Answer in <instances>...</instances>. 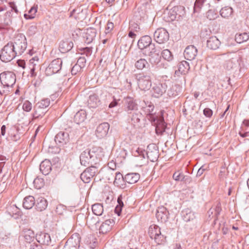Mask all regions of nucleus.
Masks as SVG:
<instances>
[{
    "label": "nucleus",
    "instance_id": "obj_1",
    "mask_svg": "<svg viewBox=\"0 0 249 249\" xmlns=\"http://www.w3.org/2000/svg\"><path fill=\"white\" fill-rule=\"evenodd\" d=\"M96 148L86 149L80 155V160L82 165L92 166L97 164L100 161L96 153Z\"/></svg>",
    "mask_w": 249,
    "mask_h": 249
},
{
    "label": "nucleus",
    "instance_id": "obj_2",
    "mask_svg": "<svg viewBox=\"0 0 249 249\" xmlns=\"http://www.w3.org/2000/svg\"><path fill=\"white\" fill-rule=\"evenodd\" d=\"M137 152L142 158H145L147 157L152 162L156 161L159 157L158 147L154 143L149 144L146 151L138 148Z\"/></svg>",
    "mask_w": 249,
    "mask_h": 249
},
{
    "label": "nucleus",
    "instance_id": "obj_3",
    "mask_svg": "<svg viewBox=\"0 0 249 249\" xmlns=\"http://www.w3.org/2000/svg\"><path fill=\"white\" fill-rule=\"evenodd\" d=\"M137 84L140 89L142 90H147L151 87V73H138L135 74Z\"/></svg>",
    "mask_w": 249,
    "mask_h": 249
},
{
    "label": "nucleus",
    "instance_id": "obj_4",
    "mask_svg": "<svg viewBox=\"0 0 249 249\" xmlns=\"http://www.w3.org/2000/svg\"><path fill=\"white\" fill-rule=\"evenodd\" d=\"M17 56L13 49V42H9L1 49L0 59L4 62H10Z\"/></svg>",
    "mask_w": 249,
    "mask_h": 249
},
{
    "label": "nucleus",
    "instance_id": "obj_5",
    "mask_svg": "<svg viewBox=\"0 0 249 249\" xmlns=\"http://www.w3.org/2000/svg\"><path fill=\"white\" fill-rule=\"evenodd\" d=\"M141 54L140 51L132 53L131 58L135 62V68L139 71L149 69L150 64L146 59L142 58Z\"/></svg>",
    "mask_w": 249,
    "mask_h": 249
},
{
    "label": "nucleus",
    "instance_id": "obj_6",
    "mask_svg": "<svg viewBox=\"0 0 249 249\" xmlns=\"http://www.w3.org/2000/svg\"><path fill=\"white\" fill-rule=\"evenodd\" d=\"M13 49L17 55H21L27 48V41L25 36L18 35L13 43Z\"/></svg>",
    "mask_w": 249,
    "mask_h": 249
},
{
    "label": "nucleus",
    "instance_id": "obj_7",
    "mask_svg": "<svg viewBox=\"0 0 249 249\" xmlns=\"http://www.w3.org/2000/svg\"><path fill=\"white\" fill-rule=\"evenodd\" d=\"M148 234L151 239H154L158 245L164 242L165 237L161 234L160 228L156 225H151L148 230Z\"/></svg>",
    "mask_w": 249,
    "mask_h": 249
},
{
    "label": "nucleus",
    "instance_id": "obj_8",
    "mask_svg": "<svg viewBox=\"0 0 249 249\" xmlns=\"http://www.w3.org/2000/svg\"><path fill=\"white\" fill-rule=\"evenodd\" d=\"M0 80L4 87H12L16 81V75L12 71H4L0 74Z\"/></svg>",
    "mask_w": 249,
    "mask_h": 249
},
{
    "label": "nucleus",
    "instance_id": "obj_9",
    "mask_svg": "<svg viewBox=\"0 0 249 249\" xmlns=\"http://www.w3.org/2000/svg\"><path fill=\"white\" fill-rule=\"evenodd\" d=\"M62 60L60 58H57L53 60L46 68V75L51 76L59 72L62 68Z\"/></svg>",
    "mask_w": 249,
    "mask_h": 249
},
{
    "label": "nucleus",
    "instance_id": "obj_10",
    "mask_svg": "<svg viewBox=\"0 0 249 249\" xmlns=\"http://www.w3.org/2000/svg\"><path fill=\"white\" fill-rule=\"evenodd\" d=\"M151 46L156 47L155 44L152 43V39L149 36H142L138 42V47L141 50H143L142 53L151 50Z\"/></svg>",
    "mask_w": 249,
    "mask_h": 249
},
{
    "label": "nucleus",
    "instance_id": "obj_11",
    "mask_svg": "<svg viewBox=\"0 0 249 249\" xmlns=\"http://www.w3.org/2000/svg\"><path fill=\"white\" fill-rule=\"evenodd\" d=\"M98 172L97 167L95 165L89 166L81 174L80 178L85 183H89Z\"/></svg>",
    "mask_w": 249,
    "mask_h": 249
},
{
    "label": "nucleus",
    "instance_id": "obj_12",
    "mask_svg": "<svg viewBox=\"0 0 249 249\" xmlns=\"http://www.w3.org/2000/svg\"><path fill=\"white\" fill-rule=\"evenodd\" d=\"M124 110L127 114L138 110V104L133 98L128 96L124 99Z\"/></svg>",
    "mask_w": 249,
    "mask_h": 249
},
{
    "label": "nucleus",
    "instance_id": "obj_13",
    "mask_svg": "<svg viewBox=\"0 0 249 249\" xmlns=\"http://www.w3.org/2000/svg\"><path fill=\"white\" fill-rule=\"evenodd\" d=\"M154 38L157 43H164L169 40V33L164 28H159L155 31Z\"/></svg>",
    "mask_w": 249,
    "mask_h": 249
},
{
    "label": "nucleus",
    "instance_id": "obj_14",
    "mask_svg": "<svg viewBox=\"0 0 249 249\" xmlns=\"http://www.w3.org/2000/svg\"><path fill=\"white\" fill-rule=\"evenodd\" d=\"M160 51L157 50L156 47L152 46L151 47V50L146 52L142 53L145 55L148 56L149 61L152 65H158L160 61V57L159 55Z\"/></svg>",
    "mask_w": 249,
    "mask_h": 249
},
{
    "label": "nucleus",
    "instance_id": "obj_15",
    "mask_svg": "<svg viewBox=\"0 0 249 249\" xmlns=\"http://www.w3.org/2000/svg\"><path fill=\"white\" fill-rule=\"evenodd\" d=\"M155 121L151 120L152 124L155 126L156 133L158 135H162L165 131L166 124L162 117H159V115L156 117Z\"/></svg>",
    "mask_w": 249,
    "mask_h": 249
},
{
    "label": "nucleus",
    "instance_id": "obj_16",
    "mask_svg": "<svg viewBox=\"0 0 249 249\" xmlns=\"http://www.w3.org/2000/svg\"><path fill=\"white\" fill-rule=\"evenodd\" d=\"M145 106L142 107V109L146 114V118L149 121L152 120L153 122H155L156 117L158 115H157L156 112H154L155 108L154 105L152 103L148 102L147 103L145 102Z\"/></svg>",
    "mask_w": 249,
    "mask_h": 249
},
{
    "label": "nucleus",
    "instance_id": "obj_17",
    "mask_svg": "<svg viewBox=\"0 0 249 249\" xmlns=\"http://www.w3.org/2000/svg\"><path fill=\"white\" fill-rule=\"evenodd\" d=\"M80 237L77 233L73 234L70 238L64 247L63 249H78L80 244Z\"/></svg>",
    "mask_w": 249,
    "mask_h": 249
},
{
    "label": "nucleus",
    "instance_id": "obj_18",
    "mask_svg": "<svg viewBox=\"0 0 249 249\" xmlns=\"http://www.w3.org/2000/svg\"><path fill=\"white\" fill-rule=\"evenodd\" d=\"M8 5L10 7V10L6 12L4 15V23L8 25L12 23V17H13L12 12L14 11L16 14H18V11L15 3L13 2H10Z\"/></svg>",
    "mask_w": 249,
    "mask_h": 249
},
{
    "label": "nucleus",
    "instance_id": "obj_19",
    "mask_svg": "<svg viewBox=\"0 0 249 249\" xmlns=\"http://www.w3.org/2000/svg\"><path fill=\"white\" fill-rule=\"evenodd\" d=\"M70 138L68 132L60 131L55 137V142L59 146H63L69 142Z\"/></svg>",
    "mask_w": 249,
    "mask_h": 249
},
{
    "label": "nucleus",
    "instance_id": "obj_20",
    "mask_svg": "<svg viewBox=\"0 0 249 249\" xmlns=\"http://www.w3.org/2000/svg\"><path fill=\"white\" fill-rule=\"evenodd\" d=\"M109 129V124L107 123H103L99 125L96 128L95 134L96 136L101 139L107 136Z\"/></svg>",
    "mask_w": 249,
    "mask_h": 249
},
{
    "label": "nucleus",
    "instance_id": "obj_21",
    "mask_svg": "<svg viewBox=\"0 0 249 249\" xmlns=\"http://www.w3.org/2000/svg\"><path fill=\"white\" fill-rule=\"evenodd\" d=\"M128 120H131V123L134 126H139L140 121L143 118L142 113L137 110L131 114H127Z\"/></svg>",
    "mask_w": 249,
    "mask_h": 249
},
{
    "label": "nucleus",
    "instance_id": "obj_22",
    "mask_svg": "<svg viewBox=\"0 0 249 249\" xmlns=\"http://www.w3.org/2000/svg\"><path fill=\"white\" fill-rule=\"evenodd\" d=\"M36 241L39 244L43 245H49L51 243V238L50 234L48 233L40 232L36 235Z\"/></svg>",
    "mask_w": 249,
    "mask_h": 249
},
{
    "label": "nucleus",
    "instance_id": "obj_23",
    "mask_svg": "<svg viewBox=\"0 0 249 249\" xmlns=\"http://www.w3.org/2000/svg\"><path fill=\"white\" fill-rule=\"evenodd\" d=\"M167 85L165 83L154 84L152 88L153 95L155 97L161 96L166 91Z\"/></svg>",
    "mask_w": 249,
    "mask_h": 249
},
{
    "label": "nucleus",
    "instance_id": "obj_24",
    "mask_svg": "<svg viewBox=\"0 0 249 249\" xmlns=\"http://www.w3.org/2000/svg\"><path fill=\"white\" fill-rule=\"evenodd\" d=\"M197 53V50L194 45L187 46L184 51V56L188 60H194Z\"/></svg>",
    "mask_w": 249,
    "mask_h": 249
},
{
    "label": "nucleus",
    "instance_id": "obj_25",
    "mask_svg": "<svg viewBox=\"0 0 249 249\" xmlns=\"http://www.w3.org/2000/svg\"><path fill=\"white\" fill-rule=\"evenodd\" d=\"M169 215V212L167 209L164 207L159 208L156 213V217L158 221L161 222H166Z\"/></svg>",
    "mask_w": 249,
    "mask_h": 249
},
{
    "label": "nucleus",
    "instance_id": "obj_26",
    "mask_svg": "<svg viewBox=\"0 0 249 249\" xmlns=\"http://www.w3.org/2000/svg\"><path fill=\"white\" fill-rule=\"evenodd\" d=\"M115 224L113 219H109L104 222L99 227V231L103 234L107 233L109 231Z\"/></svg>",
    "mask_w": 249,
    "mask_h": 249
},
{
    "label": "nucleus",
    "instance_id": "obj_27",
    "mask_svg": "<svg viewBox=\"0 0 249 249\" xmlns=\"http://www.w3.org/2000/svg\"><path fill=\"white\" fill-rule=\"evenodd\" d=\"M100 104L98 95L95 93L90 94L88 100V106L89 108H96Z\"/></svg>",
    "mask_w": 249,
    "mask_h": 249
},
{
    "label": "nucleus",
    "instance_id": "obj_28",
    "mask_svg": "<svg viewBox=\"0 0 249 249\" xmlns=\"http://www.w3.org/2000/svg\"><path fill=\"white\" fill-rule=\"evenodd\" d=\"M52 170V163L49 160H45L40 164V171L44 175H48Z\"/></svg>",
    "mask_w": 249,
    "mask_h": 249
},
{
    "label": "nucleus",
    "instance_id": "obj_29",
    "mask_svg": "<svg viewBox=\"0 0 249 249\" xmlns=\"http://www.w3.org/2000/svg\"><path fill=\"white\" fill-rule=\"evenodd\" d=\"M96 32L94 28H89L87 29L86 32L84 36L85 41L87 44H89L95 39Z\"/></svg>",
    "mask_w": 249,
    "mask_h": 249
},
{
    "label": "nucleus",
    "instance_id": "obj_30",
    "mask_svg": "<svg viewBox=\"0 0 249 249\" xmlns=\"http://www.w3.org/2000/svg\"><path fill=\"white\" fill-rule=\"evenodd\" d=\"M221 44L219 39L215 36L210 37L207 41V46L210 49L216 50Z\"/></svg>",
    "mask_w": 249,
    "mask_h": 249
},
{
    "label": "nucleus",
    "instance_id": "obj_31",
    "mask_svg": "<svg viewBox=\"0 0 249 249\" xmlns=\"http://www.w3.org/2000/svg\"><path fill=\"white\" fill-rule=\"evenodd\" d=\"M73 43L71 41H62L60 42L59 49L61 53H65L70 51L73 47Z\"/></svg>",
    "mask_w": 249,
    "mask_h": 249
},
{
    "label": "nucleus",
    "instance_id": "obj_32",
    "mask_svg": "<svg viewBox=\"0 0 249 249\" xmlns=\"http://www.w3.org/2000/svg\"><path fill=\"white\" fill-rule=\"evenodd\" d=\"M239 65L238 57L236 56L227 61L225 64L224 67L228 70H231L237 69Z\"/></svg>",
    "mask_w": 249,
    "mask_h": 249
},
{
    "label": "nucleus",
    "instance_id": "obj_33",
    "mask_svg": "<svg viewBox=\"0 0 249 249\" xmlns=\"http://www.w3.org/2000/svg\"><path fill=\"white\" fill-rule=\"evenodd\" d=\"M140 178V176L138 173H130L127 174L124 176V180L129 184H134L139 180Z\"/></svg>",
    "mask_w": 249,
    "mask_h": 249
},
{
    "label": "nucleus",
    "instance_id": "obj_34",
    "mask_svg": "<svg viewBox=\"0 0 249 249\" xmlns=\"http://www.w3.org/2000/svg\"><path fill=\"white\" fill-rule=\"evenodd\" d=\"M36 208L38 211L41 212L46 209L48 202L45 198L39 197L36 199Z\"/></svg>",
    "mask_w": 249,
    "mask_h": 249
},
{
    "label": "nucleus",
    "instance_id": "obj_35",
    "mask_svg": "<svg viewBox=\"0 0 249 249\" xmlns=\"http://www.w3.org/2000/svg\"><path fill=\"white\" fill-rule=\"evenodd\" d=\"M87 118V113L85 110L81 109L74 115V121L77 124H80L85 121Z\"/></svg>",
    "mask_w": 249,
    "mask_h": 249
},
{
    "label": "nucleus",
    "instance_id": "obj_36",
    "mask_svg": "<svg viewBox=\"0 0 249 249\" xmlns=\"http://www.w3.org/2000/svg\"><path fill=\"white\" fill-rule=\"evenodd\" d=\"M35 204V199L32 196H26L23 200V207L26 209H31Z\"/></svg>",
    "mask_w": 249,
    "mask_h": 249
},
{
    "label": "nucleus",
    "instance_id": "obj_37",
    "mask_svg": "<svg viewBox=\"0 0 249 249\" xmlns=\"http://www.w3.org/2000/svg\"><path fill=\"white\" fill-rule=\"evenodd\" d=\"M23 236L26 242L31 243L34 240L35 233L34 231L31 229H24L23 230Z\"/></svg>",
    "mask_w": 249,
    "mask_h": 249
},
{
    "label": "nucleus",
    "instance_id": "obj_38",
    "mask_svg": "<svg viewBox=\"0 0 249 249\" xmlns=\"http://www.w3.org/2000/svg\"><path fill=\"white\" fill-rule=\"evenodd\" d=\"M114 184L115 186L123 188L124 182L125 181L124 177L120 172H117L115 173Z\"/></svg>",
    "mask_w": 249,
    "mask_h": 249
},
{
    "label": "nucleus",
    "instance_id": "obj_39",
    "mask_svg": "<svg viewBox=\"0 0 249 249\" xmlns=\"http://www.w3.org/2000/svg\"><path fill=\"white\" fill-rule=\"evenodd\" d=\"M242 130L245 131L244 132H239V134L242 138L249 137V118L245 119L242 124Z\"/></svg>",
    "mask_w": 249,
    "mask_h": 249
},
{
    "label": "nucleus",
    "instance_id": "obj_40",
    "mask_svg": "<svg viewBox=\"0 0 249 249\" xmlns=\"http://www.w3.org/2000/svg\"><path fill=\"white\" fill-rule=\"evenodd\" d=\"M233 12L232 8L231 7L227 6L223 7L219 11V13L222 18L228 19L232 17Z\"/></svg>",
    "mask_w": 249,
    "mask_h": 249
},
{
    "label": "nucleus",
    "instance_id": "obj_41",
    "mask_svg": "<svg viewBox=\"0 0 249 249\" xmlns=\"http://www.w3.org/2000/svg\"><path fill=\"white\" fill-rule=\"evenodd\" d=\"M182 216L183 220L186 222H188L193 220L196 217L195 213L189 209H186L182 211Z\"/></svg>",
    "mask_w": 249,
    "mask_h": 249
},
{
    "label": "nucleus",
    "instance_id": "obj_42",
    "mask_svg": "<svg viewBox=\"0 0 249 249\" xmlns=\"http://www.w3.org/2000/svg\"><path fill=\"white\" fill-rule=\"evenodd\" d=\"M249 39V33H238L235 36V40L237 43L246 42Z\"/></svg>",
    "mask_w": 249,
    "mask_h": 249
},
{
    "label": "nucleus",
    "instance_id": "obj_43",
    "mask_svg": "<svg viewBox=\"0 0 249 249\" xmlns=\"http://www.w3.org/2000/svg\"><path fill=\"white\" fill-rule=\"evenodd\" d=\"M190 69V65L186 61H182L180 62L178 66V71L182 74L186 73Z\"/></svg>",
    "mask_w": 249,
    "mask_h": 249
},
{
    "label": "nucleus",
    "instance_id": "obj_44",
    "mask_svg": "<svg viewBox=\"0 0 249 249\" xmlns=\"http://www.w3.org/2000/svg\"><path fill=\"white\" fill-rule=\"evenodd\" d=\"M92 211L96 215H101L104 212L103 206L101 203H95L92 206Z\"/></svg>",
    "mask_w": 249,
    "mask_h": 249
},
{
    "label": "nucleus",
    "instance_id": "obj_45",
    "mask_svg": "<svg viewBox=\"0 0 249 249\" xmlns=\"http://www.w3.org/2000/svg\"><path fill=\"white\" fill-rule=\"evenodd\" d=\"M114 169L110 167L107 168L105 172L104 176L105 179L108 181H112L115 176Z\"/></svg>",
    "mask_w": 249,
    "mask_h": 249
},
{
    "label": "nucleus",
    "instance_id": "obj_46",
    "mask_svg": "<svg viewBox=\"0 0 249 249\" xmlns=\"http://www.w3.org/2000/svg\"><path fill=\"white\" fill-rule=\"evenodd\" d=\"M206 16L209 20H214L218 17L217 11L214 9H211L207 12Z\"/></svg>",
    "mask_w": 249,
    "mask_h": 249
},
{
    "label": "nucleus",
    "instance_id": "obj_47",
    "mask_svg": "<svg viewBox=\"0 0 249 249\" xmlns=\"http://www.w3.org/2000/svg\"><path fill=\"white\" fill-rule=\"evenodd\" d=\"M100 220L98 217H89L87 218V223L89 226L93 227L95 226L96 227L98 226Z\"/></svg>",
    "mask_w": 249,
    "mask_h": 249
},
{
    "label": "nucleus",
    "instance_id": "obj_48",
    "mask_svg": "<svg viewBox=\"0 0 249 249\" xmlns=\"http://www.w3.org/2000/svg\"><path fill=\"white\" fill-rule=\"evenodd\" d=\"M50 104V100L48 98L42 99L40 102H38L36 106L37 107L42 108L44 110H46V108L49 107Z\"/></svg>",
    "mask_w": 249,
    "mask_h": 249
},
{
    "label": "nucleus",
    "instance_id": "obj_49",
    "mask_svg": "<svg viewBox=\"0 0 249 249\" xmlns=\"http://www.w3.org/2000/svg\"><path fill=\"white\" fill-rule=\"evenodd\" d=\"M221 211V209L220 206L218 204L214 208L210 209L208 211V213L209 214V216H210V214H212L214 213V216L215 217L214 220H215L217 219L218 216L219 215Z\"/></svg>",
    "mask_w": 249,
    "mask_h": 249
},
{
    "label": "nucleus",
    "instance_id": "obj_50",
    "mask_svg": "<svg viewBox=\"0 0 249 249\" xmlns=\"http://www.w3.org/2000/svg\"><path fill=\"white\" fill-rule=\"evenodd\" d=\"M162 58L167 61H171L173 59V55L168 49L163 50L161 52Z\"/></svg>",
    "mask_w": 249,
    "mask_h": 249
},
{
    "label": "nucleus",
    "instance_id": "obj_51",
    "mask_svg": "<svg viewBox=\"0 0 249 249\" xmlns=\"http://www.w3.org/2000/svg\"><path fill=\"white\" fill-rule=\"evenodd\" d=\"M34 112L33 114V118L35 119L42 117L46 112V110H44L42 108L37 107V106L34 107Z\"/></svg>",
    "mask_w": 249,
    "mask_h": 249
},
{
    "label": "nucleus",
    "instance_id": "obj_52",
    "mask_svg": "<svg viewBox=\"0 0 249 249\" xmlns=\"http://www.w3.org/2000/svg\"><path fill=\"white\" fill-rule=\"evenodd\" d=\"M37 12V8L35 7H32L28 11V14H24V17L26 19H32L35 18V15Z\"/></svg>",
    "mask_w": 249,
    "mask_h": 249
},
{
    "label": "nucleus",
    "instance_id": "obj_53",
    "mask_svg": "<svg viewBox=\"0 0 249 249\" xmlns=\"http://www.w3.org/2000/svg\"><path fill=\"white\" fill-rule=\"evenodd\" d=\"M206 0H196L194 6V12H199Z\"/></svg>",
    "mask_w": 249,
    "mask_h": 249
},
{
    "label": "nucleus",
    "instance_id": "obj_54",
    "mask_svg": "<svg viewBox=\"0 0 249 249\" xmlns=\"http://www.w3.org/2000/svg\"><path fill=\"white\" fill-rule=\"evenodd\" d=\"M184 178V174L179 171L175 172L173 175V178L176 181H182Z\"/></svg>",
    "mask_w": 249,
    "mask_h": 249
},
{
    "label": "nucleus",
    "instance_id": "obj_55",
    "mask_svg": "<svg viewBox=\"0 0 249 249\" xmlns=\"http://www.w3.org/2000/svg\"><path fill=\"white\" fill-rule=\"evenodd\" d=\"M114 28V23L110 21V20H108L107 26L106 27L105 29V34L106 35H108V36L110 35V33L113 30V28Z\"/></svg>",
    "mask_w": 249,
    "mask_h": 249
},
{
    "label": "nucleus",
    "instance_id": "obj_56",
    "mask_svg": "<svg viewBox=\"0 0 249 249\" xmlns=\"http://www.w3.org/2000/svg\"><path fill=\"white\" fill-rule=\"evenodd\" d=\"M22 108L24 111L26 112H29L32 108V104L29 101H25L22 105Z\"/></svg>",
    "mask_w": 249,
    "mask_h": 249
},
{
    "label": "nucleus",
    "instance_id": "obj_57",
    "mask_svg": "<svg viewBox=\"0 0 249 249\" xmlns=\"http://www.w3.org/2000/svg\"><path fill=\"white\" fill-rule=\"evenodd\" d=\"M34 184L36 189H40L44 185L43 179L37 178L34 179Z\"/></svg>",
    "mask_w": 249,
    "mask_h": 249
},
{
    "label": "nucleus",
    "instance_id": "obj_58",
    "mask_svg": "<svg viewBox=\"0 0 249 249\" xmlns=\"http://www.w3.org/2000/svg\"><path fill=\"white\" fill-rule=\"evenodd\" d=\"M82 68L78 64H75L71 69L72 75H76L78 72L80 71Z\"/></svg>",
    "mask_w": 249,
    "mask_h": 249
},
{
    "label": "nucleus",
    "instance_id": "obj_59",
    "mask_svg": "<svg viewBox=\"0 0 249 249\" xmlns=\"http://www.w3.org/2000/svg\"><path fill=\"white\" fill-rule=\"evenodd\" d=\"M37 31V27L36 25H31L28 30V34L30 36H33L35 34Z\"/></svg>",
    "mask_w": 249,
    "mask_h": 249
},
{
    "label": "nucleus",
    "instance_id": "obj_60",
    "mask_svg": "<svg viewBox=\"0 0 249 249\" xmlns=\"http://www.w3.org/2000/svg\"><path fill=\"white\" fill-rule=\"evenodd\" d=\"M86 62V58L84 57H80L78 59L76 64H78L81 68H83L85 67Z\"/></svg>",
    "mask_w": 249,
    "mask_h": 249
},
{
    "label": "nucleus",
    "instance_id": "obj_61",
    "mask_svg": "<svg viewBox=\"0 0 249 249\" xmlns=\"http://www.w3.org/2000/svg\"><path fill=\"white\" fill-rule=\"evenodd\" d=\"M81 50L83 51L82 53L87 56H90L92 53V48L90 47L83 48Z\"/></svg>",
    "mask_w": 249,
    "mask_h": 249
},
{
    "label": "nucleus",
    "instance_id": "obj_62",
    "mask_svg": "<svg viewBox=\"0 0 249 249\" xmlns=\"http://www.w3.org/2000/svg\"><path fill=\"white\" fill-rule=\"evenodd\" d=\"M213 114V111L212 110L209 108H205L203 110V114L206 117H211Z\"/></svg>",
    "mask_w": 249,
    "mask_h": 249
},
{
    "label": "nucleus",
    "instance_id": "obj_63",
    "mask_svg": "<svg viewBox=\"0 0 249 249\" xmlns=\"http://www.w3.org/2000/svg\"><path fill=\"white\" fill-rule=\"evenodd\" d=\"M177 88V85H175L174 86H172L170 90L168 91V95L169 96H176L178 95V92L175 90L174 89Z\"/></svg>",
    "mask_w": 249,
    "mask_h": 249
},
{
    "label": "nucleus",
    "instance_id": "obj_64",
    "mask_svg": "<svg viewBox=\"0 0 249 249\" xmlns=\"http://www.w3.org/2000/svg\"><path fill=\"white\" fill-rule=\"evenodd\" d=\"M30 249H43L40 244L33 243L30 245Z\"/></svg>",
    "mask_w": 249,
    "mask_h": 249
}]
</instances>
